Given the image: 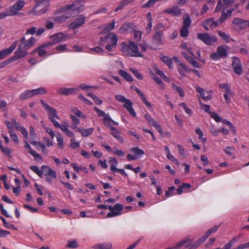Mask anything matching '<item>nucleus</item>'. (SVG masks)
I'll list each match as a JSON object with an SVG mask.
<instances>
[{
	"instance_id": "nucleus-9",
	"label": "nucleus",
	"mask_w": 249,
	"mask_h": 249,
	"mask_svg": "<svg viewBox=\"0 0 249 249\" xmlns=\"http://www.w3.org/2000/svg\"><path fill=\"white\" fill-rule=\"evenodd\" d=\"M197 38L207 45H211L217 41V37L208 33H198Z\"/></svg>"
},
{
	"instance_id": "nucleus-62",
	"label": "nucleus",
	"mask_w": 249,
	"mask_h": 249,
	"mask_svg": "<svg viewBox=\"0 0 249 249\" xmlns=\"http://www.w3.org/2000/svg\"><path fill=\"white\" fill-rule=\"evenodd\" d=\"M142 32L138 30H134V38L136 40V41L139 42L141 41L142 38Z\"/></svg>"
},
{
	"instance_id": "nucleus-61",
	"label": "nucleus",
	"mask_w": 249,
	"mask_h": 249,
	"mask_svg": "<svg viewBox=\"0 0 249 249\" xmlns=\"http://www.w3.org/2000/svg\"><path fill=\"white\" fill-rule=\"evenodd\" d=\"M188 27H184L183 26L181 30H180V36H182V37H186L187 36H188V34H189V30H188Z\"/></svg>"
},
{
	"instance_id": "nucleus-18",
	"label": "nucleus",
	"mask_w": 249,
	"mask_h": 249,
	"mask_svg": "<svg viewBox=\"0 0 249 249\" xmlns=\"http://www.w3.org/2000/svg\"><path fill=\"white\" fill-rule=\"evenodd\" d=\"M192 243V239L190 235H188L179 241L174 243V248L175 249H180L184 246L186 248V245Z\"/></svg>"
},
{
	"instance_id": "nucleus-25",
	"label": "nucleus",
	"mask_w": 249,
	"mask_h": 249,
	"mask_svg": "<svg viewBox=\"0 0 249 249\" xmlns=\"http://www.w3.org/2000/svg\"><path fill=\"white\" fill-rule=\"evenodd\" d=\"M64 124H65V125L60 124L57 128H60L67 136L73 138L75 137V135L73 132L69 129V124L66 122H65Z\"/></svg>"
},
{
	"instance_id": "nucleus-8",
	"label": "nucleus",
	"mask_w": 249,
	"mask_h": 249,
	"mask_svg": "<svg viewBox=\"0 0 249 249\" xmlns=\"http://www.w3.org/2000/svg\"><path fill=\"white\" fill-rule=\"evenodd\" d=\"M229 47L227 46H219L216 49V52L210 54L211 59L216 61L221 58L226 57L228 55V50Z\"/></svg>"
},
{
	"instance_id": "nucleus-1",
	"label": "nucleus",
	"mask_w": 249,
	"mask_h": 249,
	"mask_svg": "<svg viewBox=\"0 0 249 249\" xmlns=\"http://www.w3.org/2000/svg\"><path fill=\"white\" fill-rule=\"evenodd\" d=\"M83 6V4L81 0H77L71 4L66 5L61 8L62 11L65 13L61 16L55 17L54 21L58 23L64 22L66 19L73 16V13L77 14L81 11Z\"/></svg>"
},
{
	"instance_id": "nucleus-2",
	"label": "nucleus",
	"mask_w": 249,
	"mask_h": 249,
	"mask_svg": "<svg viewBox=\"0 0 249 249\" xmlns=\"http://www.w3.org/2000/svg\"><path fill=\"white\" fill-rule=\"evenodd\" d=\"M122 51L124 54L132 57H143V54L139 51L138 45L130 41L128 44L123 42L121 43Z\"/></svg>"
},
{
	"instance_id": "nucleus-51",
	"label": "nucleus",
	"mask_w": 249,
	"mask_h": 249,
	"mask_svg": "<svg viewBox=\"0 0 249 249\" xmlns=\"http://www.w3.org/2000/svg\"><path fill=\"white\" fill-rule=\"evenodd\" d=\"M94 109L97 112L98 116L100 117H103L104 118V120L105 119L106 116H109L108 114H106L105 112L100 109L96 107H94Z\"/></svg>"
},
{
	"instance_id": "nucleus-13",
	"label": "nucleus",
	"mask_w": 249,
	"mask_h": 249,
	"mask_svg": "<svg viewBox=\"0 0 249 249\" xmlns=\"http://www.w3.org/2000/svg\"><path fill=\"white\" fill-rule=\"evenodd\" d=\"M195 89L196 91L199 93L202 99L204 101H208L212 98V93L213 91L212 89L205 91L204 89L197 85L195 86Z\"/></svg>"
},
{
	"instance_id": "nucleus-3",
	"label": "nucleus",
	"mask_w": 249,
	"mask_h": 249,
	"mask_svg": "<svg viewBox=\"0 0 249 249\" xmlns=\"http://www.w3.org/2000/svg\"><path fill=\"white\" fill-rule=\"evenodd\" d=\"M36 6L29 12L30 15L33 16H41L46 13L50 6L49 0H35Z\"/></svg>"
},
{
	"instance_id": "nucleus-63",
	"label": "nucleus",
	"mask_w": 249,
	"mask_h": 249,
	"mask_svg": "<svg viewBox=\"0 0 249 249\" xmlns=\"http://www.w3.org/2000/svg\"><path fill=\"white\" fill-rule=\"evenodd\" d=\"M246 23H247V22H245L244 20L239 18L234 19L232 22V24L237 26V27H239L240 24H245Z\"/></svg>"
},
{
	"instance_id": "nucleus-41",
	"label": "nucleus",
	"mask_w": 249,
	"mask_h": 249,
	"mask_svg": "<svg viewBox=\"0 0 249 249\" xmlns=\"http://www.w3.org/2000/svg\"><path fill=\"white\" fill-rule=\"evenodd\" d=\"M218 34L227 43L233 41L232 39L230 37V36L224 32L219 31H218Z\"/></svg>"
},
{
	"instance_id": "nucleus-43",
	"label": "nucleus",
	"mask_w": 249,
	"mask_h": 249,
	"mask_svg": "<svg viewBox=\"0 0 249 249\" xmlns=\"http://www.w3.org/2000/svg\"><path fill=\"white\" fill-rule=\"evenodd\" d=\"M115 22L114 20L109 23L108 24L105 25L104 27V31L105 32H108L112 30L115 28Z\"/></svg>"
},
{
	"instance_id": "nucleus-24",
	"label": "nucleus",
	"mask_w": 249,
	"mask_h": 249,
	"mask_svg": "<svg viewBox=\"0 0 249 249\" xmlns=\"http://www.w3.org/2000/svg\"><path fill=\"white\" fill-rule=\"evenodd\" d=\"M78 91V89L72 88H59L57 89V92L58 94L68 96L70 95H71L74 94Z\"/></svg>"
},
{
	"instance_id": "nucleus-7",
	"label": "nucleus",
	"mask_w": 249,
	"mask_h": 249,
	"mask_svg": "<svg viewBox=\"0 0 249 249\" xmlns=\"http://www.w3.org/2000/svg\"><path fill=\"white\" fill-rule=\"evenodd\" d=\"M107 209L110 211V212L108 213L107 215V217L108 218L116 217L126 213L124 211L123 205L120 203L116 204L114 206H108Z\"/></svg>"
},
{
	"instance_id": "nucleus-5",
	"label": "nucleus",
	"mask_w": 249,
	"mask_h": 249,
	"mask_svg": "<svg viewBox=\"0 0 249 249\" xmlns=\"http://www.w3.org/2000/svg\"><path fill=\"white\" fill-rule=\"evenodd\" d=\"M115 98L120 103L123 104V107L127 110L132 116L134 117L136 116V113L132 107L133 103L129 99L121 94L116 95Z\"/></svg>"
},
{
	"instance_id": "nucleus-50",
	"label": "nucleus",
	"mask_w": 249,
	"mask_h": 249,
	"mask_svg": "<svg viewBox=\"0 0 249 249\" xmlns=\"http://www.w3.org/2000/svg\"><path fill=\"white\" fill-rule=\"evenodd\" d=\"M173 59L174 60V61H175V62L179 66H180L183 69L184 71H188L189 70H188V69L187 68V67L186 66V65L182 63L179 59L178 58L176 57V56H174L173 57Z\"/></svg>"
},
{
	"instance_id": "nucleus-44",
	"label": "nucleus",
	"mask_w": 249,
	"mask_h": 249,
	"mask_svg": "<svg viewBox=\"0 0 249 249\" xmlns=\"http://www.w3.org/2000/svg\"><path fill=\"white\" fill-rule=\"evenodd\" d=\"M195 131L196 134L198 135V139L203 142H205L207 141V139L205 137H203V133L201 129L199 127L196 128Z\"/></svg>"
},
{
	"instance_id": "nucleus-49",
	"label": "nucleus",
	"mask_w": 249,
	"mask_h": 249,
	"mask_svg": "<svg viewBox=\"0 0 249 249\" xmlns=\"http://www.w3.org/2000/svg\"><path fill=\"white\" fill-rule=\"evenodd\" d=\"M1 151L6 155L8 158H11L12 156V150L8 147L1 146L0 148Z\"/></svg>"
},
{
	"instance_id": "nucleus-23",
	"label": "nucleus",
	"mask_w": 249,
	"mask_h": 249,
	"mask_svg": "<svg viewBox=\"0 0 249 249\" xmlns=\"http://www.w3.org/2000/svg\"><path fill=\"white\" fill-rule=\"evenodd\" d=\"M41 169L43 171V174L45 176L51 177L53 178H56L57 177V174L54 170L52 169L50 166L47 165H42Z\"/></svg>"
},
{
	"instance_id": "nucleus-36",
	"label": "nucleus",
	"mask_w": 249,
	"mask_h": 249,
	"mask_svg": "<svg viewBox=\"0 0 249 249\" xmlns=\"http://www.w3.org/2000/svg\"><path fill=\"white\" fill-rule=\"evenodd\" d=\"M112 247L110 243H101L93 246L92 248L94 249H111Z\"/></svg>"
},
{
	"instance_id": "nucleus-21",
	"label": "nucleus",
	"mask_w": 249,
	"mask_h": 249,
	"mask_svg": "<svg viewBox=\"0 0 249 249\" xmlns=\"http://www.w3.org/2000/svg\"><path fill=\"white\" fill-rule=\"evenodd\" d=\"M218 24V22L215 21L213 18L206 19L203 23L204 29L207 31L214 28Z\"/></svg>"
},
{
	"instance_id": "nucleus-48",
	"label": "nucleus",
	"mask_w": 249,
	"mask_h": 249,
	"mask_svg": "<svg viewBox=\"0 0 249 249\" xmlns=\"http://www.w3.org/2000/svg\"><path fill=\"white\" fill-rule=\"evenodd\" d=\"M30 169L36 175H37L40 178H41L43 176L42 170H40L39 167L37 166H31Z\"/></svg>"
},
{
	"instance_id": "nucleus-31",
	"label": "nucleus",
	"mask_w": 249,
	"mask_h": 249,
	"mask_svg": "<svg viewBox=\"0 0 249 249\" xmlns=\"http://www.w3.org/2000/svg\"><path fill=\"white\" fill-rule=\"evenodd\" d=\"M160 58L170 69L173 68L172 58L166 55H160Z\"/></svg>"
},
{
	"instance_id": "nucleus-26",
	"label": "nucleus",
	"mask_w": 249,
	"mask_h": 249,
	"mask_svg": "<svg viewBox=\"0 0 249 249\" xmlns=\"http://www.w3.org/2000/svg\"><path fill=\"white\" fill-rule=\"evenodd\" d=\"M164 12L169 14H172L175 16H179L181 15V9L178 7H174L172 8L165 9Z\"/></svg>"
},
{
	"instance_id": "nucleus-55",
	"label": "nucleus",
	"mask_w": 249,
	"mask_h": 249,
	"mask_svg": "<svg viewBox=\"0 0 249 249\" xmlns=\"http://www.w3.org/2000/svg\"><path fill=\"white\" fill-rule=\"evenodd\" d=\"M199 103L201 109L204 110L206 112L209 113L210 115V113L212 112L210 111V106L208 105L202 104L200 100H199Z\"/></svg>"
},
{
	"instance_id": "nucleus-27",
	"label": "nucleus",
	"mask_w": 249,
	"mask_h": 249,
	"mask_svg": "<svg viewBox=\"0 0 249 249\" xmlns=\"http://www.w3.org/2000/svg\"><path fill=\"white\" fill-rule=\"evenodd\" d=\"M135 26L132 22H126L123 24L120 27L119 31L121 33H124L131 29H134Z\"/></svg>"
},
{
	"instance_id": "nucleus-37",
	"label": "nucleus",
	"mask_w": 249,
	"mask_h": 249,
	"mask_svg": "<svg viewBox=\"0 0 249 249\" xmlns=\"http://www.w3.org/2000/svg\"><path fill=\"white\" fill-rule=\"evenodd\" d=\"M33 96L38 95H43L45 94L47 90L43 87H39L37 89H32Z\"/></svg>"
},
{
	"instance_id": "nucleus-59",
	"label": "nucleus",
	"mask_w": 249,
	"mask_h": 249,
	"mask_svg": "<svg viewBox=\"0 0 249 249\" xmlns=\"http://www.w3.org/2000/svg\"><path fill=\"white\" fill-rule=\"evenodd\" d=\"M10 137L12 140L16 143L18 144L19 143V140L18 137L17 135L14 132L13 130H11L9 132Z\"/></svg>"
},
{
	"instance_id": "nucleus-10",
	"label": "nucleus",
	"mask_w": 249,
	"mask_h": 249,
	"mask_svg": "<svg viewBox=\"0 0 249 249\" xmlns=\"http://www.w3.org/2000/svg\"><path fill=\"white\" fill-rule=\"evenodd\" d=\"M164 25L162 23L158 24L155 27V32L153 36V40L158 45L163 44L162 41L163 31Z\"/></svg>"
},
{
	"instance_id": "nucleus-33",
	"label": "nucleus",
	"mask_w": 249,
	"mask_h": 249,
	"mask_svg": "<svg viewBox=\"0 0 249 249\" xmlns=\"http://www.w3.org/2000/svg\"><path fill=\"white\" fill-rule=\"evenodd\" d=\"M119 74L127 81L132 82L133 81L132 76L123 70H119Z\"/></svg>"
},
{
	"instance_id": "nucleus-29",
	"label": "nucleus",
	"mask_w": 249,
	"mask_h": 249,
	"mask_svg": "<svg viewBox=\"0 0 249 249\" xmlns=\"http://www.w3.org/2000/svg\"><path fill=\"white\" fill-rule=\"evenodd\" d=\"M130 151L132 152L136 159H139L142 157V156L145 154L144 151L139 148L138 147H135L132 148Z\"/></svg>"
},
{
	"instance_id": "nucleus-38",
	"label": "nucleus",
	"mask_w": 249,
	"mask_h": 249,
	"mask_svg": "<svg viewBox=\"0 0 249 249\" xmlns=\"http://www.w3.org/2000/svg\"><path fill=\"white\" fill-rule=\"evenodd\" d=\"M104 52V50L100 47L96 46L94 48H90L89 51L88 52V53L95 54H102Z\"/></svg>"
},
{
	"instance_id": "nucleus-64",
	"label": "nucleus",
	"mask_w": 249,
	"mask_h": 249,
	"mask_svg": "<svg viewBox=\"0 0 249 249\" xmlns=\"http://www.w3.org/2000/svg\"><path fill=\"white\" fill-rule=\"evenodd\" d=\"M211 117L215 120V121L217 123H219L221 121V119L220 117L218 115V114L215 112H211L210 113Z\"/></svg>"
},
{
	"instance_id": "nucleus-60",
	"label": "nucleus",
	"mask_w": 249,
	"mask_h": 249,
	"mask_svg": "<svg viewBox=\"0 0 249 249\" xmlns=\"http://www.w3.org/2000/svg\"><path fill=\"white\" fill-rule=\"evenodd\" d=\"M80 146L79 142H76L74 138H72L71 140L70 147L72 149H75Z\"/></svg>"
},
{
	"instance_id": "nucleus-12",
	"label": "nucleus",
	"mask_w": 249,
	"mask_h": 249,
	"mask_svg": "<svg viewBox=\"0 0 249 249\" xmlns=\"http://www.w3.org/2000/svg\"><path fill=\"white\" fill-rule=\"evenodd\" d=\"M25 5V2L22 0H18L16 3L7 9V11L9 12L10 16H14L18 14V11L20 10Z\"/></svg>"
},
{
	"instance_id": "nucleus-53",
	"label": "nucleus",
	"mask_w": 249,
	"mask_h": 249,
	"mask_svg": "<svg viewBox=\"0 0 249 249\" xmlns=\"http://www.w3.org/2000/svg\"><path fill=\"white\" fill-rule=\"evenodd\" d=\"M67 247L69 248L72 249L78 248V245L77 244L76 240L74 239L72 240L68 241Z\"/></svg>"
},
{
	"instance_id": "nucleus-35",
	"label": "nucleus",
	"mask_w": 249,
	"mask_h": 249,
	"mask_svg": "<svg viewBox=\"0 0 249 249\" xmlns=\"http://www.w3.org/2000/svg\"><path fill=\"white\" fill-rule=\"evenodd\" d=\"M70 117L72 120V128L77 131V129L80 128L78 127V125L80 124V120L76 117L74 115H70Z\"/></svg>"
},
{
	"instance_id": "nucleus-28",
	"label": "nucleus",
	"mask_w": 249,
	"mask_h": 249,
	"mask_svg": "<svg viewBox=\"0 0 249 249\" xmlns=\"http://www.w3.org/2000/svg\"><path fill=\"white\" fill-rule=\"evenodd\" d=\"M146 20L147 21V24L145 29V31L147 34H149L151 31L152 27V18L151 13L150 12H148L147 13Z\"/></svg>"
},
{
	"instance_id": "nucleus-52",
	"label": "nucleus",
	"mask_w": 249,
	"mask_h": 249,
	"mask_svg": "<svg viewBox=\"0 0 249 249\" xmlns=\"http://www.w3.org/2000/svg\"><path fill=\"white\" fill-rule=\"evenodd\" d=\"M120 132L117 130L115 132H111V134L115 138L120 142H124L123 138L120 135Z\"/></svg>"
},
{
	"instance_id": "nucleus-19",
	"label": "nucleus",
	"mask_w": 249,
	"mask_h": 249,
	"mask_svg": "<svg viewBox=\"0 0 249 249\" xmlns=\"http://www.w3.org/2000/svg\"><path fill=\"white\" fill-rule=\"evenodd\" d=\"M192 243V239L190 235H188L179 241L174 243V248L175 249H180L184 246L186 248V245Z\"/></svg>"
},
{
	"instance_id": "nucleus-39",
	"label": "nucleus",
	"mask_w": 249,
	"mask_h": 249,
	"mask_svg": "<svg viewBox=\"0 0 249 249\" xmlns=\"http://www.w3.org/2000/svg\"><path fill=\"white\" fill-rule=\"evenodd\" d=\"M109 162L111 163L110 166L111 171L113 173L117 172V170H118V168H117V165L118 164L117 160L115 158H110Z\"/></svg>"
},
{
	"instance_id": "nucleus-6",
	"label": "nucleus",
	"mask_w": 249,
	"mask_h": 249,
	"mask_svg": "<svg viewBox=\"0 0 249 249\" xmlns=\"http://www.w3.org/2000/svg\"><path fill=\"white\" fill-rule=\"evenodd\" d=\"M118 41V36L113 33H109L107 34L104 39V42L107 43L106 46V49L108 51L116 48Z\"/></svg>"
},
{
	"instance_id": "nucleus-40",
	"label": "nucleus",
	"mask_w": 249,
	"mask_h": 249,
	"mask_svg": "<svg viewBox=\"0 0 249 249\" xmlns=\"http://www.w3.org/2000/svg\"><path fill=\"white\" fill-rule=\"evenodd\" d=\"M36 42V38L35 37L32 36L25 43L22 44H23V45L28 49L33 46L35 44Z\"/></svg>"
},
{
	"instance_id": "nucleus-15",
	"label": "nucleus",
	"mask_w": 249,
	"mask_h": 249,
	"mask_svg": "<svg viewBox=\"0 0 249 249\" xmlns=\"http://www.w3.org/2000/svg\"><path fill=\"white\" fill-rule=\"evenodd\" d=\"M85 22V17L83 15H80L69 25L70 29H76L82 26Z\"/></svg>"
},
{
	"instance_id": "nucleus-45",
	"label": "nucleus",
	"mask_w": 249,
	"mask_h": 249,
	"mask_svg": "<svg viewBox=\"0 0 249 249\" xmlns=\"http://www.w3.org/2000/svg\"><path fill=\"white\" fill-rule=\"evenodd\" d=\"M184 27H189L191 25V20L190 16L188 14H185L183 16Z\"/></svg>"
},
{
	"instance_id": "nucleus-58",
	"label": "nucleus",
	"mask_w": 249,
	"mask_h": 249,
	"mask_svg": "<svg viewBox=\"0 0 249 249\" xmlns=\"http://www.w3.org/2000/svg\"><path fill=\"white\" fill-rule=\"evenodd\" d=\"M79 88L82 90H87L89 89H97V87L94 86L87 85L85 84L82 83L79 85Z\"/></svg>"
},
{
	"instance_id": "nucleus-14",
	"label": "nucleus",
	"mask_w": 249,
	"mask_h": 249,
	"mask_svg": "<svg viewBox=\"0 0 249 249\" xmlns=\"http://www.w3.org/2000/svg\"><path fill=\"white\" fill-rule=\"evenodd\" d=\"M69 35L63 32H60L50 36V38L53 40L50 43H53V45L56 43L66 41L68 40Z\"/></svg>"
},
{
	"instance_id": "nucleus-56",
	"label": "nucleus",
	"mask_w": 249,
	"mask_h": 249,
	"mask_svg": "<svg viewBox=\"0 0 249 249\" xmlns=\"http://www.w3.org/2000/svg\"><path fill=\"white\" fill-rule=\"evenodd\" d=\"M31 152L32 153L30 154L34 157L35 160L39 162H41L42 161V158L39 154L36 153L35 150L31 151Z\"/></svg>"
},
{
	"instance_id": "nucleus-16",
	"label": "nucleus",
	"mask_w": 249,
	"mask_h": 249,
	"mask_svg": "<svg viewBox=\"0 0 249 249\" xmlns=\"http://www.w3.org/2000/svg\"><path fill=\"white\" fill-rule=\"evenodd\" d=\"M232 59V67L234 72L237 75H241L243 72V69L240 60L236 56H233Z\"/></svg>"
},
{
	"instance_id": "nucleus-30",
	"label": "nucleus",
	"mask_w": 249,
	"mask_h": 249,
	"mask_svg": "<svg viewBox=\"0 0 249 249\" xmlns=\"http://www.w3.org/2000/svg\"><path fill=\"white\" fill-rule=\"evenodd\" d=\"M33 97L32 89L26 90L22 92L19 95V99L21 100H24Z\"/></svg>"
},
{
	"instance_id": "nucleus-22",
	"label": "nucleus",
	"mask_w": 249,
	"mask_h": 249,
	"mask_svg": "<svg viewBox=\"0 0 249 249\" xmlns=\"http://www.w3.org/2000/svg\"><path fill=\"white\" fill-rule=\"evenodd\" d=\"M209 236L206 234V233L203 236L199 238L195 243H190L188 245H186V247L188 249H196L201 244L204 242Z\"/></svg>"
},
{
	"instance_id": "nucleus-17",
	"label": "nucleus",
	"mask_w": 249,
	"mask_h": 249,
	"mask_svg": "<svg viewBox=\"0 0 249 249\" xmlns=\"http://www.w3.org/2000/svg\"><path fill=\"white\" fill-rule=\"evenodd\" d=\"M52 46H53V43H47L36 48L31 53V54L37 53L39 56L42 57L49 52L48 48Z\"/></svg>"
},
{
	"instance_id": "nucleus-34",
	"label": "nucleus",
	"mask_w": 249,
	"mask_h": 249,
	"mask_svg": "<svg viewBox=\"0 0 249 249\" xmlns=\"http://www.w3.org/2000/svg\"><path fill=\"white\" fill-rule=\"evenodd\" d=\"M144 118L148 122L149 124L154 127H159V124L149 114H146L144 115Z\"/></svg>"
},
{
	"instance_id": "nucleus-32",
	"label": "nucleus",
	"mask_w": 249,
	"mask_h": 249,
	"mask_svg": "<svg viewBox=\"0 0 249 249\" xmlns=\"http://www.w3.org/2000/svg\"><path fill=\"white\" fill-rule=\"evenodd\" d=\"M94 131V128H89L86 129L79 128L77 129L78 132H80L84 137H87L91 135Z\"/></svg>"
},
{
	"instance_id": "nucleus-42",
	"label": "nucleus",
	"mask_w": 249,
	"mask_h": 249,
	"mask_svg": "<svg viewBox=\"0 0 249 249\" xmlns=\"http://www.w3.org/2000/svg\"><path fill=\"white\" fill-rule=\"evenodd\" d=\"M172 88L173 90L178 92L179 96L181 97H183L185 96V93L183 89L179 86L176 85L174 83L172 84Z\"/></svg>"
},
{
	"instance_id": "nucleus-46",
	"label": "nucleus",
	"mask_w": 249,
	"mask_h": 249,
	"mask_svg": "<svg viewBox=\"0 0 249 249\" xmlns=\"http://www.w3.org/2000/svg\"><path fill=\"white\" fill-rule=\"evenodd\" d=\"M55 50L59 52H62L65 51H69L67 48V45L66 44H60L57 46L55 48L53 49L54 53H52V54L54 53Z\"/></svg>"
},
{
	"instance_id": "nucleus-11",
	"label": "nucleus",
	"mask_w": 249,
	"mask_h": 249,
	"mask_svg": "<svg viewBox=\"0 0 249 249\" xmlns=\"http://www.w3.org/2000/svg\"><path fill=\"white\" fill-rule=\"evenodd\" d=\"M27 49H28L25 47L23 44L20 43L15 53V55L11 57V60L16 61L19 58L25 57L28 54V52L26 51Z\"/></svg>"
},
{
	"instance_id": "nucleus-54",
	"label": "nucleus",
	"mask_w": 249,
	"mask_h": 249,
	"mask_svg": "<svg viewBox=\"0 0 249 249\" xmlns=\"http://www.w3.org/2000/svg\"><path fill=\"white\" fill-rule=\"evenodd\" d=\"M71 111L73 113L79 117H81L84 119L86 118V116L83 115L82 112L76 107L73 108L71 109Z\"/></svg>"
},
{
	"instance_id": "nucleus-20",
	"label": "nucleus",
	"mask_w": 249,
	"mask_h": 249,
	"mask_svg": "<svg viewBox=\"0 0 249 249\" xmlns=\"http://www.w3.org/2000/svg\"><path fill=\"white\" fill-rule=\"evenodd\" d=\"M18 44V41H16L8 48L4 49L0 51V60L3 59L7 56L10 54L15 49Z\"/></svg>"
},
{
	"instance_id": "nucleus-4",
	"label": "nucleus",
	"mask_w": 249,
	"mask_h": 249,
	"mask_svg": "<svg viewBox=\"0 0 249 249\" xmlns=\"http://www.w3.org/2000/svg\"><path fill=\"white\" fill-rule=\"evenodd\" d=\"M40 103L43 107L48 112L49 119L53 124L54 126L56 128L58 127L60 124L55 120V119H60V118L57 114L56 109L46 103L44 100H41Z\"/></svg>"
},
{
	"instance_id": "nucleus-47",
	"label": "nucleus",
	"mask_w": 249,
	"mask_h": 249,
	"mask_svg": "<svg viewBox=\"0 0 249 249\" xmlns=\"http://www.w3.org/2000/svg\"><path fill=\"white\" fill-rule=\"evenodd\" d=\"M129 71L134 74V75L139 80L143 79V76L142 74L136 69L130 68Z\"/></svg>"
},
{
	"instance_id": "nucleus-57",
	"label": "nucleus",
	"mask_w": 249,
	"mask_h": 249,
	"mask_svg": "<svg viewBox=\"0 0 249 249\" xmlns=\"http://www.w3.org/2000/svg\"><path fill=\"white\" fill-rule=\"evenodd\" d=\"M179 105L180 107H181L184 109L186 114H187L189 115H192V110L187 107V105L185 103H180Z\"/></svg>"
}]
</instances>
